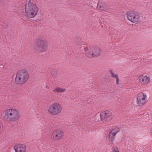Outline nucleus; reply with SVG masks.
Returning <instances> with one entry per match:
<instances>
[{
	"label": "nucleus",
	"mask_w": 152,
	"mask_h": 152,
	"mask_svg": "<svg viewBox=\"0 0 152 152\" xmlns=\"http://www.w3.org/2000/svg\"><path fill=\"white\" fill-rule=\"evenodd\" d=\"M114 152H120L118 150H115L114 151Z\"/></svg>",
	"instance_id": "obj_19"
},
{
	"label": "nucleus",
	"mask_w": 152,
	"mask_h": 152,
	"mask_svg": "<svg viewBox=\"0 0 152 152\" xmlns=\"http://www.w3.org/2000/svg\"><path fill=\"white\" fill-rule=\"evenodd\" d=\"M146 95L142 92L139 93L137 96V104L139 105H142L144 104L145 102Z\"/></svg>",
	"instance_id": "obj_11"
},
{
	"label": "nucleus",
	"mask_w": 152,
	"mask_h": 152,
	"mask_svg": "<svg viewBox=\"0 0 152 152\" xmlns=\"http://www.w3.org/2000/svg\"><path fill=\"white\" fill-rule=\"evenodd\" d=\"M63 137V132L60 129H57L54 131L51 135V137L54 140H58Z\"/></svg>",
	"instance_id": "obj_9"
},
{
	"label": "nucleus",
	"mask_w": 152,
	"mask_h": 152,
	"mask_svg": "<svg viewBox=\"0 0 152 152\" xmlns=\"http://www.w3.org/2000/svg\"><path fill=\"white\" fill-rule=\"evenodd\" d=\"M29 78L27 70L23 69L18 72L16 74L15 83L18 84H22L26 82Z\"/></svg>",
	"instance_id": "obj_4"
},
{
	"label": "nucleus",
	"mask_w": 152,
	"mask_h": 152,
	"mask_svg": "<svg viewBox=\"0 0 152 152\" xmlns=\"http://www.w3.org/2000/svg\"><path fill=\"white\" fill-rule=\"evenodd\" d=\"M116 84H117V85H118L119 84V79H118V78L116 79Z\"/></svg>",
	"instance_id": "obj_18"
},
{
	"label": "nucleus",
	"mask_w": 152,
	"mask_h": 152,
	"mask_svg": "<svg viewBox=\"0 0 152 152\" xmlns=\"http://www.w3.org/2000/svg\"><path fill=\"white\" fill-rule=\"evenodd\" d=\"M119 131V129L118 128H116L112 130L110 134L115 136L116 134Z\"/></svg>",
	"instance_id": "obj_16"
},
{
	"label": "nucleus",
	"mask_w": 152,
	"mask_h": 152,
	"mask_svg": "<svg viewBox=\"0 0 152 152\" xmlns=\"http://www.w3.org/2000/svg\"><path fill=\"white\" fill-rule=\"evenodd\" d=\"M62 110L61 106L57 102H54L51 104L48 109V112L53 115H56L60 113Z\"/></svg>",
	"instance_id": "obj_6"
},
{
	"label": "nucleus",
	"mask_w": 152,
	"mask_h": 152,
	"mask_svg": "<svg viewBox=\"0 0 152 152\" xmlns=\"http://www.w3.org/2000/svg\"><path fill=\"white\" fill-rule=\"evenodd\" d=\"M110 74H111V76L113 78H115V80L118 78V77L117 74H114L112 71H111Z\"/></svg>",
	"instance_id": "obj_17"
},
{
	"label": "nucleus",
	"mask_w": 152,
	"mask_h": 152,
	"mask_svg": "<svg viewBox=\"0 0 152 152\" xmlns=\"http://www.w3.org/2000/svg\"><path fill=\"white\" fill-rule=\"evenodd\" d=\"M20 117V113L17 109L10 108L5 111L4 118L8 122H14L18 120Z\"/></svg>",
	"instance_id": "obj_3"
},
{
	"label": "nucleus",
	"mask_w": 152,
	"mask_h": 152,
	"mask_svg": "<svg viewBox=\"0 0 152 152\" xmlns=\"http://www.w3.org/2000/svg\"><path fill=\"white\" fill-rule=\"evenodd\" d=\"M65 88H61L57 87L54 89V91L57 93H63L65 91Z\"/></svg>",
	"instance_id": "obj_15"
},
{
	"label": "nucleus",
	"mask_w": 152,
	"mask_h": 152,
	"mask_svg": "<svg viewBox=\"0 0 152 152\" xmlns=\"http://www.w3.org/2000/svg\"><path fill=\"white\" fill-rule=\"evenodd\" d=\"M97 8L98 9L106 12H110L109 9L106 6L105 4L101 1L99 2L97 4Z\"/></svg>",
	"instance_id": "obj_13"
},
{
	"label": "nucleus",
	"mask_w": 152,
	"mask_h": 152,
	"mask_svg": "<svg viewBox=\"0 0 152 152\" xmlns=\"http://www.w3.org/2000/svg\"><path fill=\"white\" fill-rule=\"evenodd\" d=\"M49 45V42L47 38L44 37H40L37 39L34 48L38 52L46 51Z\"/></svg>",
	"instance_id": "obj_2"
},
{
	"label": "nucleus",
	"mask_w": 152,
	"mask_h": 152,
	"mask_svg": "<svg viewBox=\"0 0 152 152\" xmlns=\"http://www.w3.org/2000/svg\"><path fill=\"white\" fill-rule=\"evenodd\" d=\"M85 53L89 57L92 58L99 56L100 53V49L95 46L86 47L84 48Z\"/></svg>",
	"instance_id": "obj_5"
},
{
	"label": "nucleus",
	"mask_w": 152,
	"mask_h": 152,
	"mask_svg": "<svg viewBox=\"0 0 152 152\" xmlns=\"http://www.w3.org/2000/svg\"><path fill=\"white\" fill-rule=\"evenodd\" d=\"M127 15V18L131 22L137 23L139 22L140 17L139 14L136 11H133L128 12Z\"/></svg>",
	"instance_id": "obj_7"
},
{
	"label": "nucleus",
	"mask_w": 152,
	"mask_h": 152,
	"mask_svg": "<svg viewBox=\"0 0 152 152\" xmlns=\"http://www.w3.org/2000/svg\"><path fill=\"white\" fill-rule=\"evenodd\" d=\"M26 148V145L22 144L16 145L14 147L15 152H25Z\"/></svg>",
	"instance_id": "obj_12"
},
{
	"label": "nucleus",
	"mask_w": 152,
	"mask_h": 152,
	"mask_svg": "<svg viewBox=\"0 0 152 152\" xmlns=\"http://www.w3.org/2000/svg\"><path fill=\"white\" fill-rule=\"evenodd\" d=\"M137 80L139 83L143 85H146L150 82V77L143 75L139 76Z\"/></svg>",
	"instance_id": "obj_10"
},
{
	"label": "nucleus",
	"mask_w": 152,
	"mask_h": 152,
	"mask_svg": "<svg viewBox=\"0 0 152 152\" xmlns=\"http://www.w3.org/2000/svg\"><path fill=\"white\" fill-rule=\"evenodd\" d=\"M38 11V8L36 4L29 0L25 5V10H22V12L25 16L32 18L37 15Z\"/></svg>",
	"instance_id": "obj_1"
},
{
	"label": "nucleus",
	"mask_w": 152,
	"mask_h": 152,
	"mask_svg": "<svg viewBox=\"0 0 152 152\" xmlns=\"http://www.w3.org/2000/svg\"><path fill=\"white\" fill-rule=\"evenodd\" d=\"M115 136L110 133L107 140V142L109 144H113L114 142Z\"/></svg>",
	"instance_id": "obj_14"
},
{
	"label": "nucleus",
	"mask_w": 152,
	"mask_h": 152,
	"mask_svg": "<svg viewBox=\"0 0 152 152\" xmlns=\"http://www.w3.org/2000/svg\"><path fill=\"white\" fill-rule=\"evenodd\" d=\"M102 121H110L113 118V114L111 112L106 110L100 114Z\"/></svg>",
	"instance_id": "obj_8"
}]
</instances>
